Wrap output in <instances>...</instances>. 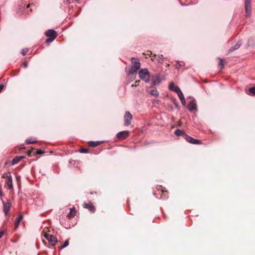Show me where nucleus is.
Segmentation results:
<instances>
[{
    "label": "nucleus",
    "mask_w": 255,
    "mask_h": 255,
    "mask_svg": "<svg viewBox=\"0 0 255 255\" xmlns=\"http://www.w3.org/2000/svg\"><path fill=\"white\" fill-rule=\"evenodd\" d=\"M130 60L132 65L127 74L131 80H133L135 79L137 71L140 67V63L139 59L134 57L131 58Z\"/></svg>",
    "instance_id": "f257e3e1"
},
{
    "label": "nucleus",
    "mask_w": 255,
    "mask_h": 255,
    "mask_svg": "<svg viewBox=\"0 0 255 255\" xmlns=\"http://www.w3.org/2000/svg\"><path fill=\"white\" fill-rule=\"evenodd\" d=\"M139 77L142 80L144 81L146 83L149 81V72L147 69H141L138 73Z\"/></svg>",
    "instance_id": "f03ea898"
},
{
    "label": "nucleus",
    "mask_w": 255,
    "mask_h": 255,
    "mask_svg": "<svg viewBox=\"0 0 255 255\" xmlns=\"http://www.w3.org/2000/svg\"><path fill=\"white\" fill-rule=\"evenodd\" d=\"M132 120V115L128 111L126 112L124 116V125L128 126L131 124Z\"/></svg>",
    "instance_id": "7ed1b4c3"
},
{
    "label": "nucleus",
    "mask_w": 255,
    "mask_h": 255,
    "mask_svg": "<svg viewBox=\"0 0 255 255\" xmlns=\"http://www.w3.org/2000/svg\"><path fill=\"white\" fill-rule=\"evenodd\" d=\"M129 135V132L127 130L120 131L117 134V137L119 140H122L128 137Z\"/></svg>",
    "instance_id": "20e7f679"
},
{
    "label": "nucleus",
    "mask_w": 255,
    "mask_h": 255,
    "mask_svg": "<svg viewBox=\"0 0 255 255\" xmlns=\"http://www.w3.org/2000/svg\"><path fill=\"white\" fill-rule=\"evenodd\" d=\"M186 141L188 142L192 143V144H200L201 143V140L196 139L187 134H185V138H184Z\"/></svg>",
    "instance_id": "39448f33"
},
{
    "label": "nucleus",
    "mask_w": 255,
    "mask_h": 255,
    "mask_svg": "<svg viewBox=\"0 0 255 255\" xmlns=\"http://www.w3.org/2000/svg\"><path fill=\"white\" fill-rule=\"evenodd\" d=\"M3 204V211L5 216H8V211L10 207V203L9 201H7V202H5L4 201L2 202Z\"/></svg>",
    "instance_id": "423d86ee"
},
{
    "label": "nucleus",
    "mask_w": 255,
    "mask_h": 255,
    "mask_svg": "<svg viewBox=\"0 0 255 255\" xmlns=\"http://www.w3.org/2000/svg\"><path fill=\"white\" fill-rule=\"evenodd\" d=\"M245 8L246 16H249L251 11V1L250 0H246Z\"/></svg>",
    "instance_id": "0eeeda50"
},
{
    "label": "nucleus",
    "mask_w": 255,
    "mask_h": 255,
    "mask_svg": "<svg viewBox=\"0 0 255 255\" xmlns=\"http://www.w3.org/2000/svg\"><path fill=\"white\" fill-rule=\"evenodd\" d=\"M83 207L84 208L88 209L90 211L92 212V213H94L96 210L95 206L91 202H89L88 203H84L83 204Z\"/></svg>",
    "instance_id": "6e6552de"
},
{
    "label": "nucleus",
    "mask_w": 255,
    "mask_h": 255,
    "mask_svg": "<svg viewBox=\"0 0 255 255\" xmlns=\"http://www.w3.org/2000/svg\"><path fill=\"white\" fill-rule=\"evenodd\" d=\"M45 34L47 36H48L50 38H52L53 39H55L56 37H57V34H56V31L53 29H49V30H47Z\"/></svg>",
    "instance_id": "1a4fd4ad"
},
{
    "label": "nucleus",
    "mask_w": 255,
    "mask_h": 255,
    "mask_svg": "<svg viewBox=\"0 0 255 255\" xmlns=\"http://www.w3.org/2000/svg\"><path fill=\"white\" fill-rule=\"evenodd\" d=\"M9 176H6L7 180L5 183V185L8 186V188L10 190L13 189L12 185V180L11 175H8Z\"/></svg>",
    "instance_id": "9d476101"
},
{
    "label": "nucleus",
    "mask_w": 255,
    "mask_h": 255,
    "mask_svg": "<svg viewBox=\"0 0 255 255\" xmlns=\"http://www.w3.org/2000/svg\"><path fill=\"white\" fill-rule=\"evenodd\" d=\"M158 190H161V192L162 193V195H161V198L165 199L167 198H168V196L166 195V193H167V191L166 190L165 188H163L161 186H159L158 188Z\"/></svg>",
    "instance_id": "9b49d317"
},
{
    "label": "nucleus",
    "mask_w": 255,
    "mask_h": 255,
    "mask_svg": "<svg viewBox=\"0 0 255 255\" xmlns=\"http://www.w3.org/2000/svg\"><path fill=\"white\" fill-rule=\"evenodd\" d=\"M169 88L170 90L174 91L177 94L181 91L179 88L175 86L173 83H170L169 85Z\"/></svg>",
    "instance_id": "f8f14e48"
},
{
    "label": "nucleus",
    "mask_w": 255,
    "mask_h": 255,
    "mask_svg": "<svg viewBox=\"0 0 255 255\" xmlns=\"http://www.w3.org/2000/svg\"><path fill=\"white\" fill-rule=\"evenodd\" d=\"M148 92L150 93L152 96L155 97H157L159 95V93L157 89L154 87H150L148 90Z\"/></svg>",
    "instance_id": "ddd939ff"
},
{
    "label": "nucleus",
    "mask_w": 255,
    "mask_h": 255,
    "mask_svg": "<svg viewBox=\"0 0 255 255\" xmlns=\"http://www.w3.org/2000/svg\"><path fill=\"white\" fill-rule=\"evenodd\" d=\"M23 218V216L21 213L18 215V218L16 219L14 224V230H16L19 226V224L21 220Z\"/></svg>",
    "instance_id": "4468645a"
},
{
    "label": "nucleus",
    "mask_w": 255,
    "mask_h": 255,
    "mask_svg": "<svg viewBox=\"0 0 255 255\" xmlns=\"http://www.w3.org/2000/svg\"><path fill=\"white\" fill-rule=\"evenodd\" d=\"M48 241L51 246H55L56 243L57 242V240L56 237L53 235H51L50 236V238L48 239Z\"/></svg>",
    "instance_id": "2eb2a0df"
},
{
    "label": "nucleus",
    "mask_w": 255,
    "mask_h": 255,
    "mask_svg": "<svg viewBox=\"0 0 255 255\" xmlns=\"http://www.w3.org/2000/svg\"><path fill=\"white\" fill-rule=\"evenodd\" d=\"M24 156H16L15 158H14L12 161H11V164L12 165L17 164L18 163L21 159L24 158Z\"/></svg>",
    "instance_id": "dca6fc26"
},
{
    "label": "nucleus",
    "mask_w": 255,
    "mask_h": 255,
    "mask_svg": "<svg viewBox=\"0 0 255 255\" xmlns=\"http://www.w3.org/2000/svg\"><path fill=\"white\" fill-rule=\"evenodd\" d=\"M152 78L154 85H158L161 81L160 76L159 75H156L153 76Z\"/></svg>",
    "instance_id": "f3484780"
},
{
    "label": "nucleus",
    "mask_w": 255,
    "mask_h": 255,
    "mask_svg": "<svg viewBox=\"0 0 255 255\" xmlns=\"http://www.w3.org/2000/svg\"><path fill=\"white\" fill-rule=\"evenodd\" d=\"M196 104L193 101H191L189 103L187 107L189 111H192L193 110L196 109Z\"/></svg>",
    "instance_id": "a211bd4d"
},
{
    "label": "nucleus",
    "mask_w": 255,
    "mask_h": 255,
    "mask_svg": "<svg viewBox=\"0 0 255 255\" xmlns=\"http://www.w3.org/2000/svg\"><path fill=\"white\" fill-rule=\"evenodd\" d=\"M241 44L242 42L241 41H238L234 46L232 47L229 49V52H231L235 50L239 49Z\"/></svg>",
    "instance_id": "6ab92c4d"
},
{
    "label": "nucleus",
    "mask_w": 255,
    "mask_h": 255,
    "mask_svg": "<svg viewBox=\"0 0 255 255\" xmlns=\"http://www.w3.org/2000/svg\"><path fill=\"white\" fill-rule=\"evenodd\" d=\"M76 215V210L74 207H73L70 209V213L67 215V217L69 219H71L73 218Z\"/></svg>",
    "instance_id": "aec40b11"
},
{
    "label": "nucleus",
    "mask_w": 255,
    "mask_h": 255,
    "mask_svg": "<svg viewBox=\"0 0 255 255\" xmlns=\"http://www.w3.org/2000/svg\"><path fill=\"white\" fill-rule=\"evenodd\" d=\"M178 94V96L180 100V101L181 102V104L183 105V106H185V104H186V101H185V99L184 98V95L183 94V93H182V92H180L179 93L177 94Z\"/></svg>",
    "instance_id": "412c9836"
},
{
    "label": "nucleus",
    "mask_w": 255,
    "mask_h": 255,
    "mask_svg": "<svg viewBox=\"0 0 255 255\" xmlns=\"http://www.w3.org/2000/svg\"><path fill=\"white\" fill-rule=\"evenodd\" d=\"M174 133L177 135H183L185 137V134H186L183 130L180 129H177L175 130Z\"/></svg>",
    "instance_id": "4be33fe9"
},
{
    "label": "nucleus",
    "mask_w": 255,
    "mask_h": 255,
    "mask_svg": "<svg viewBox=\"0 0 255 255\" xmlns=\"http://www.w3.org/2000/svg\"><path fill=\"white\" fill-rule=\"evenodd\" d=\"M101 143V141H95V142H94V141H89L88 142V145L90 146L96 147L97 146L99 145Z\"/></svg>",
    "instance_id": "5701e85b"
},
{
    "label": "nucleus",
    "mask_w": 255,
    "mask_h": 255,
    "mask_svg": "<svg viewBox=\"0 0 255 255\" xmlns=\"http://www.w3.org/2000/svg\"><path fill=\"white\" fill-rule=\"evenodd\" d=\"M247 93L248 95L252 94V95H255V87L250 88Z\"/></svg>",
    "instance_id": "b1692460"
},
{
    "label": "nucleus",
    "mask_w": 255,
    "mask_h": 255,
    "mask_svg": "<svg viewBox=\"0 0 255 255\" xmlns=\"http://www.w3.org/2000/svg\"><path fill=\"white\" fill-rule=\"evenodd\" d=\"M157 61L160 63H162L163 62L164 57L163 55H158V58Z\"/></svg>",
    "instance_id": "393cba45"
},
{
    "label": "nucleus",
    "mask_w": 255,
    "mask_h": 255,
    "mask_svg": "<svg viewBox=\"0 0 255 255\" xmlns=\"http://www.w3.org/2000/svg\"><path fill=\"white\" fill-rule=\"evenodd\" d=\"M68 245H69L68 240H66L65 241L64 243L63 244V245H62L61 246H60V249H63V248L66 247L67 246H68Z\"/></svg>",
    "instance_id": "a878e982"
},
{
    "label": "nucleus",
    "mask_w": 255,
    "mask_h": 255,
    "mask_svg": "<svg viewBox=\"0 0 255 255\" xmlns=\"http://www.w3.org/2000/svg\"><path fill=\"white\" fill-rule=\"evenodd\" d=\"M28 51V48H25V49H23L21 50V54L23 55H25Z\"/></svg>",
    "instance_id": "bb28decb"
},
{
    "label": "nucleus",
    "mask_w": 255,
    "mask_h": 255,
    "mask_svg": "<svg viewBox=\"0 0 255 255\" xmlns=\"http://www.w3.org/2000/svg\"><path fill=\"white\" fill-rule=\"evenodd\" d=\"M44 153V151H42L41 149H36V152H35L34 154H42Z\"/></svg>",
    "instance_id": "cd10ccee"
},
{
    "label": "nucleus",
    "mask_w": 255,
    "mask_h": 255,
    "mask_svg": "<svg viewBox=\"0 0 255 255\" xmlns=\"http://www.w3.org/2000/svg\"><path fill=\"white\" fill-rule=\"evenodd\" d=\"M35 152L33 151V149L31 150H29L27 152V155L28 156H31L32 154H34Z\"/></svg>",
    "instance_id": "c85d7f7f"
},
{
    "label": "nucleus",
    "mask_w": 255,
    "mask_h": 255,
    "mask_svg": "<svg viewBox=\"0 0 255 255\" xmlns=\"http://www.w3.org/2000/svg\"><path fill=\"white\" fill-rule=\"evenodd\" d=\"M226 63V61L224 59H220V63H219V65L222 66V67H223L225 64V63Z\"/></svg>",
    "instance_id": "c756f323"
},
{
    "label": "nucleus",
    "mask_w": 255,
    "mask_h": 255,
    "mask_svg": "<svg viewBox=\"0 0 255 255\" xmlns=\"http://www.w3.org/2000/svg\"><path fill=\"white\" fill-rule=\"evenodd\" d=\"M79 151L81 153H87L89 150L87 148H81Z\"/></svg>",
    "instance_id": "7c9ffc66"
},
{
    "label": "nucleus",
    "mask_w": 255,
    "mask_h": 255,
    "mask_svg": "<svg viewBox=\"0 0 255 255\" xmlns=\"http://www.w3.org/2000/svg\"><path fill=\"white\" fill-rule=\"evenodd\" d=\"M26 141L27 144H31L35 142V141L32 140L31 139H27Z\"/></svg>",
    "instance_id": "2f4dec72"
},
{
    "label": "nucleus",
    "mask_w": 255,
    "mask_h": 255,
    "mask_svg": "<svg viewBox=\"0 0 255 255\" xmlns=\"http://www.w3.org/2000/svg\"><path fill=\"white\" fill-rule=\"evenodd\" d=\"M143 54L145 55H148L150 57L152 56V53L151 51H147L146 53H143Z\"/></svg>",
    "instance_id": "473e14b6"
},
{
    "label": "nucleus",
    "mask_w": 255,
    "mask_h": 255,
    "mask_svg": "<svg viewBox=\"0 0 255 255\" xmlns=\"http://www.w3.org/2000/svg\"><path fill=\"white\" fill-rule=\"evenodd\" d=\"M22 66L24 68H26L28 66V62L26 61H24L22 63Z\"/></svg>",
    "instance_id": "72a5a7b5"
},
{
    "label": "nucleus",
    "mask_w": 255,
    "mask_h": 255,
    "mask_svg": "<svg viewBox=\"0 0 255 255\" xmlns=\"http://www.w3.org/2000/svg\"><path fill=\"white\" fill-rule=\"evenodd\" d=\"M140 81L139 80H137L135 82V83L134 84H132L131 85V87H136L137 85L139 84Z\"/></svg>",
    "instance_id": "f704fd0d"
},
{
    "label": "nucleus",
    "mask_w": 255,
    "mask_h": 255,
    "mask_svg": "<svg viewBox=\"0 0 255 255\" xmlns=\"http://www.w3.org/2000/svg\"><path fill=\"white\" fill-rule=\"evenodd\" d=\"M8 175H11L10 173L7 172V173H4L2 176V178H6V176L8 177L9 176Z\"/></svg>",
    "instance_id": "c9c22d12"
},
{
    "label": "nucleus",
    "mask_w": 255,
    "mask_h": 255,
    "mask_svg": "<svg viewBox=\"0 0 255 255\" xmlns=\"http://www.w3.org/2000/svg\"><path fill=\"white\" fill-rule=\"evenodd\" d=\"M179 0L182 5H186V4L185 3V2L187 1V0Z\"/></svg>",
    "instance_id": "e433bc0d"
},
{
    "label": "nucleus",
    "mask_w": 255,
    "mask_h": 255,
    "mask_svg": "<svg viewBox=\"0 0 255 255\" xmlns=\"http://www.w3.org/2000/svg\"><path fill=\"white\" fill-rule=\"evenodd\" d=\"M51 236V235H49L48 234L45 233L44 234V236L48 240V239L50 238V236Z\"/></svg>",
    "instance_id": "4c0bfd02"
},
{
    "label": "nucleus",
    "mask_w": 255,
    "mask_h": 255,
    "mask_svg": "<svg viewBox=\"0 0 255 255\" xmlns=\"http://www.w3.org/2000/svg\"><path fill=\"white\" fill-rule=\"evenodd\" d=\"M183 65V62H181V63H180L178 62V63L177 64V65H176V68H179V67H180L182 66Z\"/></svg>",
    "instance_id": "58836bf2"
},
{
    "label": "nucleus",
    "mask_w": 255,
    "mask_h": 255,
    "mask_svg": "<svg viewBox=\"0 0 255 255\" xmlns=\"http://www.w3.org/2000/svg\"><path fill=\"white\" fill-rule=\"evenodd\" d=\"M54 39L49 37L48 38H47L46 39V42H50L52 41Z\"/></svg>",
    "instance_id": "ea45409f"
},
{
    "label": "nucleus",
    "mask_w": 255,
    "mask_h": 255,
    "mask_svg": "<svg viewBox=\"0 0 255 255\" xmlns=\"http://www.w3.org/2000/svg\"><path fill=\"white\" fill-rule=\"evenodd\" d=\"M151 57L152 61H154L155 60V58L156 57V54L152 55V56Z\"/></svg>",
    "instance_id": "a19ab883"
},
{
    "label": "nucleus",
    "mask_w": 255,
    "mask_h": 255,
    "mask_svg": "<svg viewBox=\"0 0 255 255\" xmlns=\"http://www.w3.org/2000/svg\"><path fill=\"white\" fill-rule=\"evenodd\" d=\"M3 88H4V86H3V85H0V93L1 92V91L2 90Z\"/></svg>",
    "instance_id": "79ce46f5"
},
{
    "label": "nucleus",
    "mask_w": 255,
    "mask_h": 255,
    "mask_svg": "<svg viewBox=\"0 0 255 255\" xmlns=\"http://www.w3.org/2000/svg\"><path fill=\"white\" fill-rule=\"evenodd\" d=\"M3 234H4L3 231L0 232V239L2 237V236H3Z\"/></svg>",
    "instance_id": "37998d69"
},
{
    "label": "nucleus",
    "mask_w": 255,
    "mask_h": 255,
    "mask_svg": "<svg viewBox=\"0 0 255 255\" xmlns=\"http://www.w3.org/2000/svg\"><path fill=\"white\" fill-rule=\"evenodd\" d=\"M2 192H1V190L0 191V197H2Z\"/></svg>",
    "instance_id": "c03bdc74"
},
{
    "label": "nucleus",
    "mask_w": 255,
    "mask_h": 255,
    "mask_svg": "<svg viewBox=\"0 0 255 255\" xmlns=\"http://www.w3.org/2000/svg\"><path fill=\"white\" fill-rule=\"evenodd\" d=\"M29 6H30V4H28V5H27V8H28Z\"/></svg>",
    "instance_id": "a18cd8bd"
},
{
    "label": "nucleus",
    "mask_w": 255,
    "mask_h": 255,
    "mask_svg": "<svg viewBox=\"0 0 255 255\" xmlns=\"http://www.w3.org/2000/svg\"><path fill=\"white\" fill-rule=\"evenodd\" d=\"M67 1L70 3L71 2V0H67Z\"/></svg>",
    "instance_id": "49530a36"
}]
</instances>
